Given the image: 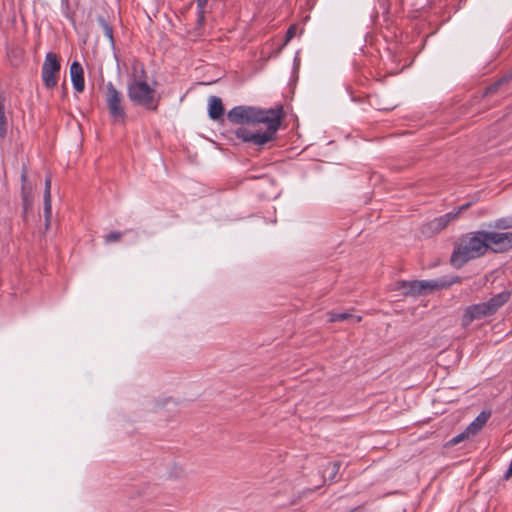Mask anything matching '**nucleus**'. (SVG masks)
I'll return each instance as SVG.
<instances>
[{"instance_id": "1", "label": "nucleus", "mask_w": 512, "mask_h": 512, "mask_svg": "<svg viewBox=\"0 0 512 512\" xmlns=\"http://www.w3.org/2000/svg\"><path fill=\"white\" fill-rule=\"evenodd\" d=\"M227 118L236 124H265L264 131H253L246 127H240L235 131L237 138L257 146H262L273 140L280 126V117L272 109L262 110L251 106H236L228 112Z\"/></svg>"}, {"instance_id": "2", "label": "nucleus", "mask_w": 512, "mask_h": 512, "mask_svg": "<svg viewBox=\"0 0 512 512\" xmlns=\"http://www.w3.org/2000/svg\"><path fill=\"white\" fill-rule=\"evenodd\" d=\"M486 242L482 231L468 233L455 244L451 255V264L461 268L468 261L476 259L486 252Z\"/></svg>"}, {"instance_id": "3", "label": "nucleus", "mask_w": 512, "mask_h": 512, "mask_svg": "<svg viewBox=\"0 0 512 512\" xmlns=\"http://www.w3.org/2000/svg\"><path fill=\"white\" fill-rule=\"evenodd\" d=\"M510 298V292L502 291L488 301L473 304L465 308L461 323L463 327H468L473 321L481 320L493 315Z\"/></svg>"}, {"instance_id": "4", "label": "nucleus", "mask_w": 512, "mask_h": 512, "mask_svg": "<svg viewBox=\"0 0 512 512\" xmlns=\"http://www.w3.org/2000/svg\"><path fill=\"white\" fill-rule=\"evenodd\" d=\"M127 95L130 101L145 109L156 111L160 102L154 86L147 83L145 78H134L128 83Z\"/></svg>"}, {"instance_id": "5", "label": "nucleus", "mask_w": 512, "mask_h": 512, "mask_svg": "<svg viewBox=\"0 0 512 512\" xmlns=\"http://www.w3.org/2000/svg\"><path fill=\"white\" fill-rule=\"evenodd\" d=\"M445 286H447V283L440 280H413L399 282L397 289L401 290L404 295L418 296Z\"/></svg>"}, {"instance_id": "6", "label": "nucleus", "mask_w": 512, "mask_h": 512, "mask_svg": "<svg viewBox=\"0 0 512 512\" xmlns=\"http://www.w3.org/2000/svg\"><path fill=\"white\" fill-rule=\"evenodd\" d=\"M105 100L108 112L113 120L123 122L126 114L121 105L122 94L115 88L112 82L106 84Z\"/></svg>"}, {"instance_id": "7", "label": "nucleus", "mask_w": 512, "mask_h": 512, "mask_svg": "<svg viewBox=\"0 0 512 512\" xmlns=\"http://www.w3.org/2000/svg\"><path fill=\"white\" fill-rule=\"evenodd\" d=\"M60 68L61 65L57 55L52 52L47 53L41 72L44 86L47 89H52L57 85Z\"/></svg>"}, {"instance_id": "8", "label": "nucleus", "mask_w": 512, "mask_h": 512, "mask_svg": "<svg viewBox=\"0 0 512 512\" xmlns=\"http://www.w3.org/2000/svg\"><path fill=\"white\" fill-rule=\"evenodd\" d=\"M482 232L486 242V250L491 247L495 252H503L512 248V232H490L484 230Z\"/></svg>"}, {"instance_id": "9", "label": "nucleus", "mask_w": 512, "mask_h": 512, "mask_svg": "<svg viewBox=\"0 0 512 512\" xmlns=\"http://www.w3.org/2000/svg\"><path fill=\"white\" fill-rule=\"evenodd\" d=\"M469 204L461 206L457 211H451L444 215L434 218L426 225V230L431 233H438L443 230L452 220H455L458 214L465 210Z\"/></svg>"}, {"instance_id": "10", "label": "nucleus", "mask_w": 512, "mask_h": 512, "mask_svg": "<svg viewBox=\"0 0 512 512\" xmlns=\"http://www.w3.org/2000/svg\"><path fill=\"white\" fill-rule=\"evenodd\" d=\"M70 76L73 88L76 92L81 93L85 88L84 71L82 65L74 61L70 66Z\"/></svg>"}, {"instance_id": "11", "label": "nucleus", "mask_w": 512, "mask_h": 512, "mask_svg": "<svg viewBox=\"0 0 512 512\" xmlns=\"http://www.w3.org/2000/svg\"><path fill=\"white\" fill-rule=\"evenodd\" d=\"M51 184H52V179H51V176L48 175L45 178L44 195H43L44 216H45L46 226L49 225L50 218L52 215Z\"/></svg>"}, {"instance_id": "12", "label": "nucleus", "mask_w": 512, "mask_h": 512, "mask_svg": "<svg viewBox=\"0 0 512 512\" xmlns=\"http://www.w3.org/2000/svg\"><path fill=\"white\" fill-rule=\"evenodd\" d=\"M224 113L222 101L217 96H211L208 100V114L213 120L219 119Z\"/></svg>"}, {"instance_id": "13", "label": "nucleus", "mask_w": 512, "mask_h": 512, "mask_svg": "<svg viewBox=\"0 0 512 512\" xmlns=\"http://www.w3.org/2000/svg\"><path fill=\"white\" fill-rule=\"evenodd\" d=\"M329 316V321L330 322H337V321H351L353 323H357V322H360L362 320V317L359 316V315H353L351 313H348V312H341V313H338V312H330L328 314Z\"/></svg>"}, {"instance_id": "14", "label": "nucleus", "mask_w": 512, "mask_h": 512, "mask_svg": "<svg viewBox=\"0 0 512 512\" xmlns=\"http://www.w3.org/2000/svg\"><path fill=\"white\" fill-rule=\"evenodd\" d=\"M489 417V414L485 412H481L475 419L472 421L467 427L468 432L472 435L477 434L482 427L485 425Z\"/></svg>"}, {"instance_id": "15", "label": "nucleus", "mask_w": 512, "mask_h": 512, "mask_svg": "<svg viewBox=\"0 0 512 512\" xmlns=\"http://www.w3.org/2000/svg\"><path fill=\"white\" fill-rule=\"evenodd\" d=\"M5 97L0 93V138L3 139L7 135L8 122L5 115Z\"/></svg>"}, {"instance_id": "16", "label": "nucleus", "mask_w": 512, "mask_h": 512, "mask_svg": "<svg viewBox=\"0 0 512 512\" xmlns=\"http://www.w3.org/2000/svg\"><path fill=\"white\" fill-rule=\"evenodd\" d=\"M32 188L29 185H22L21 198L24 210H28L32 205Z\"/></svg>"}, {"instance_id": "17", "label": "nucleus", "mask_w": 512, "mask_h": 512, "mask_svg": "<svg viewBox=\"0 0 512 512\" xmlns=\"http://www.w3.org/2000/svg\"><path fill=\"white\" fill-rule=\"evenodd\" d=\"M495 228H501V229H509L512 228V218H500L495 221L494 224Z\"/></svg>"}, {"instance_id": "18", "label": "nucleus", "mask_w": 512, "mask_h": 512, "mask_svg": "<svg viewBox=\"0 0 512 512\" xmlns=\"http://www.w3.org/2000/svg\"><path fill=\"white\" fill-rule=\"evenodd\" d=\"M470 435H472V434L470 432H468V430L466 429L464 432L453 437L451 439V443L458 444V443L462 442L463 440H465L466 438H468Z\"/></svg>"}, {"instance_id": "19", "label": "nucleus", "mask_w": 512, "mask_h": 512, "mask_svg": "<svg viewBox=\"0 0 512 512\" xmlns=\"http://www.w3.org/2000/svg\"><path fill=\"white\" fill-rule=\"evenodd\" d=\"M121 236H122L121 232L113 231L105 236V241H106V243L116 242L121 238Z\"/></svg>"}, {"instance_id": "20", "label": "nucleus", "mask_w": 512, "mask_h": 512, "mask_svg": "<svg viewBox=\"0 0 512 512\" xmlns=\"http://www.w3.org/2000/svg\"><path fill=\"white\" fill-rule=\"evenodd\" d=\"M296 30H297L296 25H291L288 28L286 37H285V41H284V45H287L291 41V39L295 36Z\"/></svg>"}, {"instance_id": "21", "label": "nucleus", "mask_w": 512, "mask_h": 512, "mask_svg": "<svg viewBox=\"0 0 512 512\" xmlns=\"http://www.w3.org/2000/svg\"><path fill=\"white\" fill-rule=\"evenodd\" d=\"M100 22L102 23L103 25V28L105 30V35L110 39L112 40L113 39V32H112V29L111 27L108 25V23L104 20V19H100Z\"/></svg>"}, {"instance_id": "22", "label": "nucleus", "mask_w": 512, "mask_h": 512, "mask_svg": "<svg viewBox=\"0 0 512 512\" xmlns=\"http://www.w3.org/2000/svg\"><path fill=\"white\" fill-rule=\"evenodd\" d=\"M504 478L505 479H510L512 478V459H511V462L509 464V467L508 469L506 470V472L504 473Z\"/></svg>"}, {"instance_id": "23", "label": "nucleus", "mask_w": 512, "mask_h": 512, "mask_svg": "<svg viewBox=\"0 0 512 512\" xmlns=\"http://www.w3.org/2000/svg\"><path fill=\"white\" fill-rule=\"evenodd\" d=\"M21 181H22V185H28L27 184V174H26L25 170H23V172L21 174Z\"/></svg>"}, {"instance_id": "24", "label": "nucleus", "mask_w": 512, "mask_h": 512, "mask_svg": "<svg viewBox=\"0 0 512 512\" xmlns=\"http://www.w3.org/2000/svg\"><path fill=\"white\" fill-rule=\"evenodd\" d=\"M334 475L338 472L340 465L337 462L331 464Z\"/></svg>"}, {"instance_id": "25", "label": "nucleus", "mask_w": 512, "mask_h": 512, "mask_svg": "<svg viewBox=\"0 0 512 512\" xmlns=\"http://www.w3.org/2000/svg\"><path fill=\"white\" fill-rule=\"evenodd\" d=\"M207 0H198V6L201 7L206 3Z\"/></svg>"}, {"instance_id": "26", "label": "nucleus", "mask_w": 512, "mask_h": 512, "mask_svg": "<svg viewBox=\"0 0 512 512\" xmlns=\"http://www.w3.org/2000/svg\"><path fill=\"white\" fill-rule=\"evenodd\" d=\"M140 72H141V74H142V75H144V74H145V70H144V68H143V67H141Z\"/></svg>"}, {"instance_id": "27", "label": "nucleus", "mask_w": 512, "mask_h": 512, "mask_svg": "<svg viewBox=\"0 0 512 512\" xmlns=\"http://www.w3.org/2000/svg\"><path fill=\"white\" fill-rule=\"evenodd\" d=\"M351 512H359V511H358V510H353V511H351Z\"/></svg>"}]
</instances>
